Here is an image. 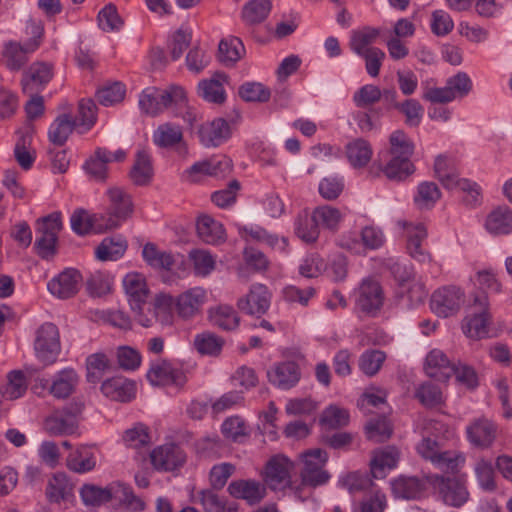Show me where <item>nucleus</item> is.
<instances>
[{
	"label": "nucleus",
	"instance_id": "f257e3e1",
	"mask_svg": "<svg viewBox=\"0 0 512 512\" xmlns=\"http://www.w3.org/2000/svg\"><path fill=\"white\" fill-rule=\"evenodd\" d=\"M185 100L186 93L180 86L171 85L166 89L147 87L139 96V107L143 113L157 116L171 105L182 104Z\"/></svg>",
	"mask_w": 512,
	"mask_h": 512
},
{
	"label": "nucleus",
	"instance_id": "f03ea898",
	"mask_svg": "<svg viewBox=\"0 0 512 512\" xmlns=\"http://www.w3.org/2000/svg\"><path fill=\"white\" fill-rule=\"evenodd\" d=\"M107 196L109 206L106 213L100 214L102 222L97 225L99 232L118 228L132 216L134 210L132 197L123 188L111 187L107 190Z\"/></svg>",
	"mask_w": 512,
	"mask_h": 512
},
{
	"label": "nucleus",
	"instance_id": "7ed1b4c3",
	"mask_svg": "<svg viewBox=\"0 0 512 512\" xmlns=\"http://www.w3.org/2000/svg\"><path fill=\"white\" fill-rule=\"evenodd\" d=\"M62 227L59 212L51 213L37 220L36 231L38 236L35 241V248L39 256L48 259L55 255L58 233Z\"/></svg>",
	"mask_w": 512,
	"mask_h": 512
},
{
	"label": "nucleus",
	"instance_id": "20e7f679",
	"mask_svg": "<svg viewBox=\"0 0 512 512\" xmlns=\"http://www.w3.org/2000/svg\"><path fill=\"white\" fill-rule=\"evenodd\" d=\"M470 309L472 313L471 316L466 318V323L463 325L464 333L472 339L486 337L491 315L489 299L484 291L475 293Z\"/></svg>",
	"mask_w": 512,
	"mask_h": 512
},
{
	"label": "nucleus",
	"instance_id": "39448f33",
	"mask_svg": "<svg viewBox=\"0 0 512 512\" xmlns=\"http://www.w3.org/2000/svg\"><path fill=\"white\" fill-rule=\"evenodd\" d=\"M36 357L44 365L54 364L61 352L60 334L57 326L47 322L36 331L34 341Z\"/></svg>",
	"mask_w": 512,
	"mask_h": 512
},
{
	"label": "nucleus",
	"instance_id": "423d86ee",
	"mask_svg": "<svg viewBox=\"0 0 512 512\" xmlns=\"http://www.w3.org/2000/svg\"><path fill=\"white\" fill-rule=\"evenodd\" d=\"M301 457L304 464L300 473L302 485L317 487L325 484L330 477L324 469L328 460L327 453L320 448H315L305 451Z\"/></svg>",
	"mask_w": 512,
	"mask_h": 512
},
{
	"label": "nucleus",
	"instance_id": "0eeeda50",
	"mask_svg": "<svg viewBox=\"0 0 512 512\" xmlns=\"http://www.w3.org/2000/svg\"><path fill=\"white\" fill-rule=\"evenodd\" d=\"M82 410V404L65 407L53 411L44 420V430L51 436L73 435L78 430L77 414Z\"/></svg>",
	"mask_w": 512,
	"mask_h": 512
},
{
	"label": "nucleus",
	"instance_id": "6e6552de",
	"mask_svg": "<svg viewBox=\"0 0 512 512\" xmlns=\"http://www.w3.org/2000/svg\"><path fill=\"white\" fill-rule=\"evenodd\" d=\"M418 453L425 459L430 460L436 467L447 473L457 471L459 463L463 458L450 451L441 452L435 439L425 437L417 446Z\"/></svg>",
	"mask_w": 512,
	"mask_h": 512
},
{
	"label": "nucleus",
	"instance_id": "1a4fd4ad",
	"mask_svg": "<svg viewBox=\"0 0 512 512\" xmlns=\"http://www.w3.org/2000/svg\"><path fill=\"white\" fill-rule=\"evenodd\" d=\"M294 463L284 455L272 457L266 464L264 481L274 491L291 487Z\"/></svg>",
	"mask_w": 512,
	"mask_h": 512
},
{
	"label": "nucleus",
	"instance_id": "9d476101",
	"mask_svg": "<svg viewBox=\"0 0 512 512\" xmlns=\"http://www.w3.org/2000/svg\"><path fill=\"white\" fill-rule=\"evenodd\" d=\"M32 32L34 38L23 45L15 41H9L5 44L2 55L6 66L10 70L21 69L27 62V55L38 48L42 31L40 27L33 25Z\"/></svg>",
	"mask_w": 512,
	"mask_h": 512
},
{
	"label": "nucleus",
	"instance_id": "9b49d317",
	"mask_svg": "<svg viewBox=\"0 0 512 512\" xmlns=\"http://www.w3.org/2000/svg\"><path fill=\"white\" fill-rule=\"evenodd\" d=\"M384 299V292L379 282L367 278L359 286L356 304L362 312L375 315L382 308Z\"/></svg>",
	"mask_w": 512,
	"mask_h": 512
},
{
	"label": "nucleus",
	"instance_id": "f8f14e48",
	"mask_svg": "<svg viewBox=\"0 0 512 512\" xmlns=\"http://www.w3.org/2000/svg\"><path fill=\"white\" fill-rule=\"evenodd\" d=\"M271 302V293L268 288L263 284H254L251 286L249 293L238 300V308L254 316H261L265 314Z\"/></svg>",
	"mask_w": 512,
	"mask_h": 512
},
{
	"label": "nucleus",
	"instance_id": "ddd939ff",
	"mask_svg": "<svg viewBox=\"0 0 512 512\" xmlns=\"http://www.w3.org/2000/svg\"><path fill=\"white\" fill-rule=\"evenodd\" d=\"M463 292L456 286H446L436 290L431 297L432 310L441 317L457 311L463 300Z\"/></svg>",
	"mask_w": 512,
	"mask_h": 512
},
{
	"label": "nucleus",
	"instance_id": "4468645a",
	"mask_svg": "<svg viewBox=\"0 0 512 512\" xmlns=\"http://www.w3.org/2000/svg\"><path fill=\"white\" fill-rule=\"evenodd\" d=\"M150 459L155 469L173 471L185 463L186 455L178 445L166 444L155 448Z\"/></svg>",
	"mask_w": 512,
	"mask_h": 512
},
{
	"label": "nucleus",
	"instance_id": "2eb2a0df",
	"mask_svg": "<svg viewBox=\"0 0 512 512\" xmlns=\"http://www.w3.org/2000/svg\"><path fill=\"white\" fill-rule=\"evenodd\" d=\"M153 142L161 148H175L182 157H185L188 153L181 127L172 123L159 125L153 134Z\"/></svg>",
	"mask_w": 512,
	"mask_h": 512
},
{
	"label": "nucleus",
	"instance_id": "dca6fc26",
	"mask_svg": "<svg viewBox=\"0 0 512 512\" xmlns=\"http://www.w3.org/2000/svg\"><path fill=\"white\" fill-rule=\"evenodd\" d=\"M267 377L272 385L287 390L299 382L301 372L296 362L284 361L271 367L267 371Z\"/></svg>",
	"mask_w": 512,
	"mask_h": 512
},
{
	"label": "nucleus",
	"instance_id": "f3484780",
	"mask_svg": "<svg viewBox=\"0 0 512 512\" xmlns=\"http://www.w3.org/2000/svg\"><path fill=\"white\" fill-rule=\"evenodd\" d=\"M81 281L80 273L75 269H65L58 276L48 282V290L60 299H67L76 295Z\"/></svg>",
	"mask_w": 512,
	"mask_h": 512
},
{
	"label": "nucleus",
	"instance_id": "a211bd4d",
	"mask_svg": "<svg viewBox=\"0 0 512 512\" xmlns=\"http://www.w3.org/2000/svg\"><path fill=\"white\" fill-rule=\"evenodd\" d=\"M123 287L131 309L140 311L149 294L145 277L136 272L128 273L123 279Z\"/></svg>",
	"mask_w": 512,
	"mask_h": 512
},
{
	"label": "nucleus",
	"instance_id": "6ab92c4d",
	"mask_svg": "<svg viewBox=\"0 0 512 512\" xmlns=\"http://www.w3.org/2000/svg\"><path fill=\"white\" fill-rule=\"evenodd\" d=\"M227 490L233 498L245 500L249 505L258 504L266 495V487L251 479L232 481Z\"/></svg>",
	"mask_w": 512,
	"mask_h": 512
},
{
	"label": "nucleus",
	"instance_id": "aec40b11",
	"mask_svg": "<svg viewBox=\"0 0 512 512\" xmlns=\"http://www.w3.org/2000/svg\"><path fill=\"white\" fill-rule=\"evenodd\" d=\"M53 77V66L46 62L33 63L24 73L23 91L33 94L39 87L47 84Z\"/></svg>",
	"mask_w": 512,
	"mask_h": 512
},
{
	"label": "nucleus",
	"instance_id": "412c9836",
	"mask_svg": "<svg viewBox=\"0 0 512 512\" xmlns=\"http://www.w3.org/2000/svg\"><path fill=\"white\" fill-rule=\"evenodd\" d=\"M230 134V126L222 118L202 124L198 130L200 142L206 147L220 145L230 137Z\"/></svg>",
	"mask_w": 512,
	"mask_h": 512
},
{
	"label": "nucleus",
	"instance_id": "4be33fe9",
	"mask_svg": "<svg viewBox=\"0 0 512 512\" xmlns=\"http://www.w3.org/2000/svg\"><path fill=\"white\" fill-rule=\"evenodd\" d=\"M399 224L407 229V249L410 256L421 263L430 260V254L421 245L422 241L427 237L425 227L422 224L413 225L406 221H399Z\"/></svg>",
	"mask_w": 512,
	"mask_h": 512
},
{
	"label": "nucleus",
	"instance_id": "5701e85b",
	"mask_svg": "<svg viewBox=\"0 0 512 512\" xmlns=\"http://www.w3.org/2000/svg\"><path fill=\"white\" fill-rule=\"evenodd\" d=\"M206 298L204 289L200 287L191 288L180 294L175 302L178 315L183 319H189L196 315Z\"/></svg>",
	"mask_w": 512,
	"mask_h": 512
},
{
	"label": "nucleus",
	"instance_id": "b1692460",
	"mask_svg": "<svg viewBox=\"0 0 512 512\" xmlns=\"http://www.w3.org/2000/svg\"><path fill=\"white\" fill-rule=\"evenodd\" d=\"M497 428L495 424L486 419L475 420L468 428L467 434L470 442L481 448H488L496 438Z\"/></svg>",
	"mask_w": 512,
	"mask_h": 512
},
{
	"label": "nucleus",
	"instance_id": "393cba45",
	"mask_svg": "<svg viewBox=\"0 0 512 512\" xmlns=\"http://www.w3.org/2000/svg\"><path fill=\"white\" fill-rule=\"evenodd\" d=\"M434 175L446 189L457 188L461 180L457 171L456 162L447 155H438L434 162Z\"/></svg>",
	"mask_w": 512,
	"mask_h": 512
},
{
	"label": "nucleus",
	"instance_id": "a878e982",
	"mask_svg": "<svg viewBox=\"0 0 512 512\" xmlns=\"http://www.w3.org/2000/svg\"><path fill=\"white\" fill-rule=\"evenodd\" d=\"M196 228L198 237L207 244L217 245L226 240L223 225L208 215L198 218Z\"/></svg>",
	"mask_w": 512,
	"mask_h": 512
},
{
	"label": "nucleus",
	"instance_id": "bb28decb",
	"mask_svg": "<svg viewBox=\"0 0 512 512\" xmlns=\"http://www.w3.org/2000/svg\"><path fill=\"white\" fill-rule=\"evenodd\" d=\"M182 373L173 368L166 360H159L152 364L147 372V379L154 386L179 384Z\"/></svg>",
	"mask_w": 512,
	"mask_h": 512
},
{
	"label": "nucleus",
	"instance_id": "cd10ccee",
	"mask_svg": "<svg viewBox=\"0 0 512 512\" xmlns=\"http://www.w3.org/2000/svg\"><path fill=\"white\" fill-rule=\"evenodd\" d=\"M399 453L395 447L388 446L373 453L370 461L371 474L376 479L386 477L385 469H392L396 466Z\"/></svg>",
	"mask_w": 512,
	"mask_h": 512
},
{
	"label": "nucleus",
	"instance_id": "c85d7f7f",
	"mask_svg": "<svg viewBox=\"0 0 512 512\" xmlns=\"http://www.w3.org/2000/svg\"><path fill=\"white\" fill-rule=\"evenodd\" d=\"M101 391L113 400L127 402L134 397L135 384L127 379L115 377L104 381Z\"/></svg>",
	"mask_w": 512,
	"mask_h": 512
},
{
	"label": "nucleus",
	"instance_id": "c756f323",
	"mask_svg": "<svg viewBox=\"0 0 512 512\" xmlns=\"http://www.w3.org/2000/svg\"><path fill=\"white\" fill-rule=\"evenodd\" d=\"M227 76L222 73H216L211 79L202 80L198 84V94L204 100L222 104L226 99L223 83L226 82Z\"/></svg>",
	"mask_w": 512,
	"mask_h": 512
},
{
	"label": "nucleus",
	"instance_id": "7c9ffc66",
	"mask_svg": "<svg viewBox=\"0 0 512 512\" xmlns=\"http://www.w3.org/2000/svg\"><path fill=\"white\" fill-rule=\"evenodd\" d=\"M485 227L494 235H506L512 232V210L499 206L487 216Z\"/></svg>",
	"mask_w": 512,
	"mask_h": 512
},
{
	"label": "nucleus",
	"instance_id": "2f4dec72",
	"mask_svg": "<svg viewBox=\"0 0 512 512\" xmlns=\"http://www.w3.org/2000/svg\"><path fill=\"white\" fill-rule=\"evenodd\" d=\"M439 490L443 501L453 507L462 506L469 497L465 485L453 478H441Z\"/></svg>",
	"mask_w": 512,
	"mask_h": 512
},
{
	"label": "nucleus",
	"instance_id": "473e14b6",
	"mask_svg": "<svg viewBox=\"0 0 512 512\" xmlns=\"http://www.w3.org/2000/svg\"><path fill=\"white\" fill-rule=\"evenodd\" d=\"M79 381V377L74 369L66 368L57 373L55 380L52 382L49 391L58 398L64 399L69 397L75 390Z\"/></svg>",
	"mask_w": 512,
	"mask_h": 512
},
{
	"label": "nucleus",
	"instance_id": "72a5a7b5",
	"mask_svg": "<svg viewBox=\"0 0 512 512\" xmlns=\"http://www.w3.org/2000/svg\"><path fill=\"white\" fill-rule=\"evenodd\" d=\"M244 54V45L237 37L222 39L218 45L217 58L226 67L233 66Z\"/></svg>",
	"mask_w": 512,
	"mask_h": 512
},
{
	"label": "nucleus",
	"instance_id": "f704fd0d",
	"mask_svg": "<svg viewBox=\"0 0 512 512\" xmlns=\"http://www.w3.org/2000/svg\"><path fill=\"white\" fill-rule=\"evenodd\" d=\"M391 485L394 496L406 500L418 498L425 487V484L414 476H400Z\"/></svg>",
	"mask_w": 512,
	"mask_h": 512
},
{
	"label": "nucleus",
	"instance_id": "c9c22d12",
	"mask_svg": "<svg viewBox=\"0 0 512 512\" xmlns=\"http://www.w3.org/2000/svg\"><path fill=\"white\" fill-rule=\"evenodd\" d=\"M238 231L245 241L264 242L272 248L277 247L282 251L285 250L287 246L286 238L279 240L276 235L269 234L264 228L259 226H239Z\"/></svg>",
	"mask_w": 512,
	"mask_h": 512
},
{
	"label": "nucleus",
	"instance_id": "e433bc0d",
	"mask_svg": "<svg viewBox=\"0 0 512 512\" xmlns=\"http://www.w3.org/2000/svg\"><path fill=\"white\" fill-rule=\"evenodd\" d=\"M127 249V241L122 236L104 238L95 250L100 261H114L122 257Z\"/></svg>",
	"mask_w": 512,
	"mask_h": 512
},
{
	"label": "nucleus",
	"instance_id": "4c0bfd02",
	"mask_svg": "<svg viewBox=\"0 0 512 512\" xmlns=\"http://www.w3.org/2000/svg\"><path fill=\"white\" fill-rule=\"evenodd\" d=\"M75 125L76 120H74L69 114L59 115L50 125L48 130L50 142L57 146L64 145Z\"/></svg>",
	"mask_w": 512,
	"mask_h": 512
},
{
	"label": "nucleus",
	"instance_id": "58836bf2",
	"mask_svg": "<svg viewBox=\"0 0 512 512\" xmlns=\"http://www.w3.org/2000/svg\"><path fill=\"white\" fill-rule=\"evenodd\" d=\"M144 260L155 269L171 270L175 264L172 253L159 250L155 244L147 243L142 250Z\"/></svg>",
	"mask_w": 512,
	"mask_h": 512
},
{
	"label": "nucleus",
	"instance_id": "ea45409f",
	"mask_svg": "<svg viewBox=\"0 0 512 512\" xmlns=\"http://www.w3.org/2000/svg\"><path fill=\"white\" fill-rule=\"evenodd\" d=\"M66 465L73 472L86 473L95 468L96 461L93 453L85 446H80L68 455Z\"/></svg>",
	"mask_w": 512,
	"mask_h": 512
},
{
	"label": "nucleus",
	"instance_id": "a19ab883",
	"mask_svg": "<svg viewBox=\"0 0 512 512\" xmlns=\"http://www.w3.org/2000/svg\"><path fill=\"white\" fill-rule=\"evenodd\" d=\"M153 169L149 155L145 151H139L135 163L130 171V178L137 186H146L150 183Z\"/></svg>",
	"mask_w": 512,
	"mask_h": 512
},
{
	"label": "nucleus",
	"instance_id": "79ce46f5",
	"mask_svg": "<svg viewBox=\"0 0 512 512\" xmlns=\"http://www.w3.org/2000/svg\"><path fill=\"white\" fill-rule=\"evenodd\" d=\"M224 344L222 337L210 331L197 334L194 339V347L202 355L218 356Z\"/></svg>",
	"mask_w": 512,
	"mask_h": 512
},
{
	"label": "nucleus",
	"instance_id": "37998d69",
	"mask_svg": "<svg viewBox=\"0 0 512 512\" xmlns=\"http://www.w3.org/2000/svg\"><path fill=\"white\" fill-rule=\"evenodd\" d=\"M380 34L381 30L379 28L370 26L353 31L350 38V48L356 54H364L365 51L371 48L370 45L375 43Z\"/></svg>",
	"mask_w": 512,
	"mask_h": 512
},
{
	"label": "nucleus",
	"instance_id": "c03bdc74",
	"mask_svg": "<svg viewBox=\"0 0 512 512\" xmlns=\"http://www.w3.org/2000/svg\"><path fill=\"white\" fill-rule=\"evenodd\" d=\"M391 158L410 160L414 153V143L402 130L394 131L389 138Z\"/></svg>",
	"mask_w": 512,
	"mask_h": 512
},
{
	"label": "nucleus",
	"instance_id": "a18cd8bd",
	"mask_svg": "<svg viewBox=\"0 0 512 512\" xmlns=\"http://www.w3.org/2000/svg\"><path fill=\"white\" fill-rule=\"evenodd\" d=\"M102 218L100 214L90 216L84 209H77L70 218L71 228L79 235L89 233L92 229L98 231L97 225H100Z\"/></svg>",
	"mask_w": 512,
	"mask_h": 512
},
{
	"label": "nucleus",
	"instance_id": "49530a36",
	"mask_svg": "<svg viewBox=\"0 0 512 512\" xmlns=\"http://www.w3.org/2000/svg\"><path fill=\"white\" fill-rule=\"evenodd\" d=\"M111 162V151L99 148L85 164L87 173L96 181H104L107 177V164Z\"/></svg>",
	"mask_w": 512,
	"mask_h": 512
},
{
	"label": "nucleus",
	"instance_id": "de8ad7c7",
	"mask_svg": "<svg viewBox=\"0 0 512 512\" xmlns=\"http://www.w3.org/2000/svg\"><path fill=\"white\" fill-rule=\"evenodd\" d=\"M73 491V484L64 473L55 474L48 483L46 494L53 502L67 499Z\"/></svg>",
	"mask_w": 512,
	"mask_h": 512
},
{
	"label": "nucleus",
	"instance_id": "09e8293b",
	"mask_svg": "<svg viewBox=\"0 0 512 512\" xmlns=\"http://www.w3.org/2000/svg\"><path fill=\"white\" fill-rule=\"evenodd\" d=\"M210 320L213 325L223 330H234L238 327L240 319L236 311L226 305H220L210 310Z\"/></svg>",
	"mask_w": 512,
	"mask_h": 512
},
{
	"label": "nucleus",
	"instance_id": "8fccbe9b",
	"mask_svg": "<svg viewBox=\"0 0 512 512\" xmlns=\"http://www.w3.org/2000/svg\"><path fill=\"white\" fill-rule=\"evenodd\" d=\"M441 195L436 183L425 181L418 185L414 202L420 209H430L441 198Z\"/></svg>",
	"mask_w": 512,
	"mask_h": 512
},
{
	"label": "nucleus",
	"instance_id": "3c124183",
	"mask_svg": "<svg viewBox=\"0 0 512 512\" xmlns=\"http://www.w3.org/2000/svg\"><path fill=\"white\" fill-rule=\"evenodd\" d=\"M346 154L352 166L363 167L370 161L372 149L366 140L356 139L347 145Z\"/></svg>",
	"mask_w": 512,
	"mask_h": 512
},
{
	"label": "nucleus",
	"instance_id": "603ef678",
	"mask_svg": "<svg viewBox=\"0 0 512 512\" xmlns=\"http://www.w3.org/2000/svg\"><path fill=\"white\" fill-rule=\"evenodd\" d=\"M296 235L306 243H313L319 237V225L312 214H300L295 221Z\"/></svg>",
	"mask_w": 512,
	"mask_h": 512
},
{
	"label": "nucleus",
	"instance_id": "864d4df0",
	"mask_svg": "<svg viewBox=\"0 0 512 512\" xmlns=\"http://www.w3.org/2000/svg\"><path fill=\"white\" fill-rule=\"evenodd\" d=\"M270 10V0H251L243 7L242 18L250 25L258 24L267 18Z\"/></svg>",
	"mask_w": 512,
	"mask_h": 512
},
{
	"label": "nucleus",
	"instance_id": "5fc2aeb1",
	"mask_svg": "<svg viewBox=\"0 0 512 512\" xmlns=\"http://www.w3.org/2000/svg\"><path fill=\"white\" fill-rule=\"evenodd\" d=\"M80 495L85 505L100 506L112 499L113 492L110 487L102 488L93 484H85L80 490Z\"/></svg>",
	"mask_w": 512,
	"mask_h": 512
},
{
	"label": "nucleus",
	"instance_id": "6e6d98bb",
	"mask_svg": "<svg viewBox=\"0 0 512 512\" xmlns=\"http://www.w3.org/2000/svg\"><path fill=\"white\" fill-rule=\"evenodd\" d=\"M188 258L197 276L205 277L215 269L216 260L207 250L193 249L189 252Z\"/></svg>",
	"mask_w": 512,
	"mask_h": 512
},
{
	"label": "nucleus",
	"instance_id": "4d7b16f0",
	"mask_svg": "<svg viewBox=\"0 0 512 512\" xmlns=\"http://www.w3.org/2000/svg\"><path fill=\"white\" fill-rule=\"evenodd\" d=\"M365 432L367 439L375 443H382L391 437L392 427L387 418L382 416L370 419L365 426Z\"/></svg>",
	"mask_w": 512,
	"mask_h": 512
},
{
	"label": "nucleus",
	"instance_id": "13d9d810",
	"mask_svg": "<svg viewBox=\"0 0 512 512\" xmlns=\"http://www.w3.org/2000/svg\"><path fill=\"white\" fill-rule=\"evenodd\" d=\"M97 20L99 28L104 32L119 31L124 24L116 6L112 3L107 4L99 11Z\"/></svg>",
	"mask_w": 512,
	"mask_h": 512
},
{
	"label": "nucleus",
	"instance_id": "bf43d9fd",
	"mask_svg": "<svg viewBox=\"0 0 512 512\" xmlns=\"http://www.w3.org/2000/svg\"><path fill=\"white\" fill-rule=\"evenodd\" d=\"M414 171L415 167L411 160L398 159V157L391 158L383 169L385 176L394 181H402Z\"/></svg>",
	"mask_w": 512,
	"mask_h": 512
},
{
	"label": "nucleus",
	"instance_id": "052dcab7",
	"mask_svg": "<svg viewBox=\"0 0 512 512\" xmlns=\"http://www.w3.org/2000/svg\"><path fill=\"white\" fill-rule=\"evenodd\" d=\"M313 214L317 220L318 225L321 224L331 231H336L343 219L342 212L338 208L329 205L317 207L313 211Z\"/></svg>",
	"mask_w": 512,
	"mask_h": 512
},
{
	"label": "nucleus",
	"instance_id": "680f3d73",
	"mask_svg": "<svg viewBox=\"0 0 512 512\" xmlns=\"http://www.w3.org/2000/svg\"><path fill=\"white\" fill-rule=\"evenodd\" d=\"M415 397L422 405L429 408L440 405L443 402L440 388L432 382L421 384L415 391Z\"/></svg>",
	"mask_w": 512,
	"mask_h": 512
},
{
	"label": "nucleus",
	"instance_id": "e2e57ef3",
	"mask_svg": "<svg viewBox=\"0 0 512 512\" xmlns=\"http://www.w3.org/2000/svg\"><path fill=\"white\" fill-rule=\"evenodd\" d=\"M174 301L170 295L159 294L154 300V316L162 325H170L173 323V307Z\"/></svg>",
	"mask_w": 512,
	"mask_h": 512
},
{
	"label": "nucleus",
	"instance_id": "0e129e2a",
	"mask_svg": "<svg viewBox=\"0 0 512 512\" xmlns=\"http://www.w3.org/2000/svg\"><path fill=\"white\" fill-rule=\"evenodd\" d=\"M239 96L246 102H266L270 98V90L261 83L246 82L239 87Z\"/></svg>",
	"mask_w": 512,
	"mask_h": 512
},
{
	"label": "nucleus",
	"instance_id": "69168bd1",
	"mask_svg": "<svg viewBox=\"0 0 512 512\" xmlns=\"http://www.w3.org/2000/svg\"><path fill=\"white\" fill-rule=\"evenodd\" d=\"M27 389L24 375L21 371H12L8 375V383L1 389V394L8 400L21 397Z\"/></svg>",
	"mask_w": 512,
	"mask_h": 512
},
{
	"label": "nucleus",
	"instance_id": "338daca9",
	"mask_svg": "<svg viewBox=\"0 0 512 512\" xmlns=\"http://www.w3.org/2000/svg\"><path fill=\"white\" fill-rule=\"evenodd\" d=\"M386 359L384 352L380 350H368L364 352L359 360L360 369L367 376L375 375Z\"/></svg>",
	"mask_w": 512,
	"mask_h": 512
},
{
	"label": "nucleus",
	"instance_id": "774afa93",
	"mask_svg": "<svg viewBox=\"0 0 512 512\" xmlns=\"http://www.w3.org/2000/svg\"><path fill=\"white\" fill-rule=\"evenodd\" d=\"M125 96V87L120 82H114L99 89L96 93L98 102L104 106H111L121 102Z\"/></svg>",
	"mask_w": 512,
	"mask_h": 512
}]
</instances>
